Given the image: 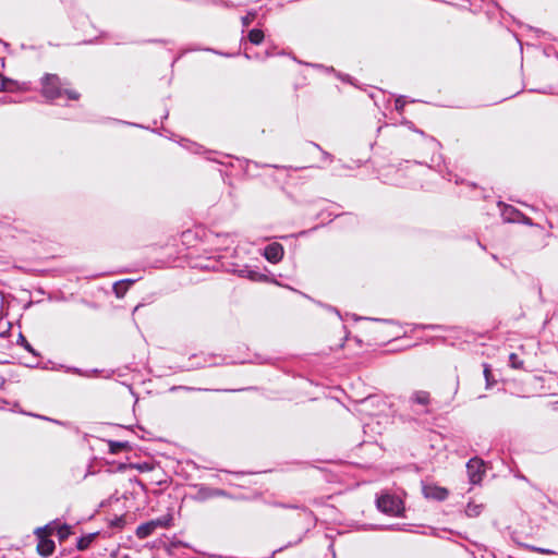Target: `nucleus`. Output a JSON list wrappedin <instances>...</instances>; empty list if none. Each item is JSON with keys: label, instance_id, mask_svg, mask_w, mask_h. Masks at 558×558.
<instances>
[{"label": "nucleus", "instance_id": "f257e3e1", "mask_svg": "<svg viewBox=\"0 0 558 558\" xmlns=\"http://www.w3.org/2000/svg\"><path fill=\"white\" fill-rule=\"evenodd\" d=\"M66 94L69 99L76 100L80 95L70 89L62 88L60 78L53 74H47L43 80V95L48 99H56Z\"/></svg>", "mask_w": 558, "mask_h": 558}, {"label": "nucleus", "instance_id": "f03ea898", "mask_svg": "<svg viewBox=\"0 0 558 558\" xmlns=\"http://www.w3.org/2000/svg\"><path fill=\"white\" fill-rule=\"evenodd\" d=\"M54 532V522H51L45 526L37 527L35 534L38 538L37 550L38 554L47 557L50 556L54 550V543L49 538Z\"/></svg>", "mask_w": 558, "mask_h": 558}, {"label": "nucleus", "instance_id": "7ed1b4c3", "mask_svg": "<svg viewBox=\"0 0 558 558\" xmlns=\"http://www.w3.org/2000/svg\"><path fill=\"white\" fill-rule=\"evenodd\" d=\"M376 506L379 511L393 517L401 515L404 510L402 500L390 494L380 495L376 499Z\"/></svg>", "mask_w": 558, "mask_h": 558}, {"label": "nucleus", "instance_id": "20e7f679", "mask_svg": "<svg viewBox=\"0 0 558 558\" xmlns=\"http://www.w3.org/2000/svg\"><path fill=\"white\" fill-rule=\"evenodd\" d=\"M170 521H171L170 517H165V518H159L156 520L145 522L137 526L135 534L140 539H144V538L148 537L149 535H151L157 527L169 526Z\"/></svg>", "mask_w": 558, "mask_h": 558}, {"label": "nucleus", "instance_id": "39448f33", "mask_svg": "<svg viewBox=\"0 0 558 558\" xmlns=\"http://www.w3.org/2000/svg\"><path fill=\"white\" fill-rule=\"evenodd\" d=\"M466 471L470 483L473 485L480 484L484 476V462L478 458L471 459L466 464Z\"/></svg>", "mask_w": 558, "mask_h": 558}, {"label": "nucleus", "instance_id": "423d86ee", "mask_svg": "<svg viewBox=\"0 0 558 558\" xmlns=\"http://www.w3.org/2000/svg\"><path fill=\"white\" fill-rule=\"evenodd\" d=\"M422 492L425 498L437 501H442L447 499L449 495L447 488L437 485H424Z\"/></svg>", "mask_w": 558, "mask_h": 558}, {"label": "nucleus", "instance_id": "0eeeda50", "mask_svg": "<svg viewBox=\"0 0 558 558\" xmlns=\"http://www.w3.org/2000/svg\"><path fill=\"white\" fill-rule=\"evenodd\" d=\"M283 254V246L277 242L268 244L264 250V257L271 264L279 263L282 259Z\"/></svg>", "mask_w": 558, "mask_h": 558}, {"label": "nucleus", "instance_id": "6e6552de", "mask_svg": "<svg viewBox=\"0 0 558 558\" xmlns=\"http://www.w3.org/2000/svg\"><path fill=\"white\" fill-rule=\"evenodd\" d=\"M234 272L241 277V278H247L252 281H265L267 279V276L264 274H260L256 269H253L248 266H243L239 269H235Z\"/></svg>", "mask_w": 558, "mask_h": 558}, {"label": "nucleus", "instance_id": "1a4fd4ad", "mask_svg": "<svg viewBox=\"0 0 558 558\" xmlns=\"http://www.w3.org/2000/svg\"><path fill=\"white\" fill-rule=\"evenodd\" d=\"M410 400L413 402V403H416V404H420V405H423V407H426L428 405L429 403V392L427 391H423V390H418V391H414L410 398Z\"/></svg>", "mask_w": 558, "mask_h": 558}, {"label": "nucleus", "instance_id": "9d476101", "mask_svg": "<svg viewBox=\"0 0 558 558\" xmlns=\"http://www.w3.org/2000/svg\"><path fill=\"white\" fill-rule=\"evenodd\" d=\"M133 283H134L133 279H125V280L116 282L113 284V291H114L116 295L118 298H122L126 293L129 287Z\"/></svg>", "mask_w": 558, "mask_h": 558}, {"label": "nucleus", "instance_id": "9b49d317", "mask_svg": "<svg viewBox=\"0 0 558 558\" xmlns=\"http://www.w3.org/2000/svg\"><path fill=\"white\" fill-rule=\"evenodd\" d=\"M484 506L482 504L469 502L465 508V513L470 518H475L482 513Z\"/></svg>", "mask_w": 558, "mask_h": 558}, {"label": "nucleus", "instance_id": "f8f14e48", "mask_svg": "<svg viewBox=\"0 0 558 558\" xmlns=\"http://www.w3.org/2000/svg\"><path fill=\"white\" fill-rule=\"evenodd\" d=\"M198 494L201 495L202 499H206V498H211L215 496H222L225 493H223V490H220V489H211V488L202 487L199 489Z\"/></svg>", "mask_w": 558, "mask_h": 558}, {"label": "nucleus", "instance_id": "ddd939ff", "mask_svg": "<svg viewBox=\"0 0 558 558\" xmlns=\"http://www.w3.org/2000/svg\"><path fill=\"white\" fill-rule=\"evenodd\" d=\"M264 39L263 31L258 28L251 29L248 33V40L254 45H259Z\"/></svg>", "mask_w": 558, "mask_h": 558}, {"label": "nucleus", "instance_id": "4468645a", "mask_svg": "<svg viewBox=\"0 0 558 558\" xmlns=\"http://www.w3.org/2000/svg\"><path fill=\"white\" fill-rule=\"evenodd\" d=\"M483 373H484V377H485V381H486V388L489 389L493 387V385H495L496 381L493 377L492 369L488 364H484Z\"/></svg>", "mask_w": 558, "mask_h": 558}, {"label": "nucleus", "instance_id": "2eb2a0df", "mask_svg": "<svg viewBox=\"0 0 558 558\" xmlns=\"http://www.w3.org/2000/svg\"><path fill=\"white\" fill-rule=\"evenodd\" d=\"M56 530V526H54ZM71 534V527L68 524H62L57 527V535L60 541H63L69 537Z\"/></svg>", "mask_w": 558, "mask_h": 558}, {"label": "nucleus", "instance_id": "dca6fc26", "mask_svg": "<svg viewBox=\"0 0 558 558\" xmlns=\"http://www.w3.org/2000/svg\"><path fill=\"white\" fill-rule=\"evenodd\" d=\"M510 365L513 368H522L523 367V361L519 359V356L515 353H511L509 355Z\"/></svg>", "mask_w": 558, "mask_h": 558}, {"label": "nucleus", "instance_id": "f3484780", "mask_svg": "<svg viewBox=\"0 0 558 558\" xmlns=\"http://www.w3.org/2000/svg\"><path fill=\"white\" fill-rule=\"evenodd\" d=\"M256 17L255 12H248L245 16L242 17L243 26H248Z\"/></svg>", "mask_w": 558, "mask_h": 558}, {"label": "nucleus", "instance_id": "a211bd4d", "mask_svg": "<svg viewBox=\"0 0 558 558\" xmlns=\"http://www.w3.org/2000/svg\"><path fill=\"white\" fill-rule=\"evenodd\" d=\"M89 543H90V538L89 537H82L77 542V548L80 550H84V549H86L88 547Z\"/></svg>", "mask_w": 558, "mask_h": 558}, {"label": "nucleus", "instance_id": "6ab92c4d", "mask_svg": "<svg viewBox=\"0 0 558 558\" xmlns=\"http://www.w3.org/2000/svg\"><path fill=\"white\" fill-rule=\"evenodd\" d=\"M20 343L28 351V352H32L34 353V350L32 348V345L27 342V340L22 336L20 335Z\"/></svg>", "mask_w": 558, "mask_h": 558}, {"label": "nucleus", "instance_id": "aec40b11", "mask_svg": "<svg viewBox=\"0 0 558 558\" xmlns=\"http://www.w3.org/2000/svg\"><path fill=\"white\" fill-rule=\"evenodd\" d=\"M531 550H533L535 553H539V554H546V555L554 554V551L550 550V549L542 548V547H535V546H532Z\"/></svg>", "mask_w": 558, "mask_h": 558}, {"label": "nucleus", "instance_id": "412c9836", "mask_svg": "<svg viewBox=\"0 0 558 558\" xmlns=\"http://www.w3.org/2000/svg\"><path fill=\"white\" fill-rule=\"evenodd\" d=\"M11 82L7 78H4L3 76L0 75V90H7L9 88V84Z\"/></svg>", "mask_w": 558, "mask_h": 558}, {"label": "nucleus", "instance_id": "4be33fe9", "mask_svg": "<svg viewBox=\"0 0 558 558\" xmlns=\"http://www.w3.org/2000/svg\"><path fill=\"white\" fill-rule=\"evenodd\" d=\"M66 371L71 372V373H74V374H77L80 376H89L88 373H84L80 368H76V367H69Z\"/></svg>", "mask_w": 558, "mask_h": 558}, {"label": "nucleus", "instance_id": "5701e85b", "mask_svg": "<svg viewBox=\"0 0 558 558\" xmlns=\"http://www.w3.org/2000/svg\"><path fill=\"white\" fill-rule=\"evenodd\" d=\"M404 105H405V101L403 100L402 97L396 99V109L398 111H401L403 109Z\"/></svg>", "mask_w": 558, "mask_h": 558}, {"label": "nucleus", "instance_id": "b1692460", "mask_svg": "<svg viewBox=\"0 0 558 558\" xmlns=\"http://www.w3.org/2000/svg\"><path fill=\"white\" fill-rule=\"evenodd\" d=\"M112 558H130L129 555H123L122 557H117V555L113 553L111 554Z\"/></svg>", "mask_w": 558, "mask_h": 558}, {"label": "nucleus", "instance_id": "393cba45", "mask_svg": "<svg viewBox=\"0 0 558 558\" xmlns=\"http://www.w3.org/2000/svg\"><path fill=\"white\" fill-rule=\"evenodd\" d=\"M458 387H459V381L457 380L456 381V387H454V393L458 391Z\"/></svg>", "mask_w": 558, "mask_h": 558}, {"label": "nucleus", "instance_id": "a878e982", "mask_svg": "<svg viewBox=\"0 0 558 558\" xmlns=\"http://www.w3.org/2000/svg\"><path fill=\"white\" fill-rule=\"evenodd\" d=\"M324 158H328V159H330V155H329L328 153H326V151H325V153H324Z\"/></svg>", "mask_w": 558, "mask_h": 558}, {"label": "nucleus", "instance_id": "bb28decb", "mask_svg": "<svg viewBox=\"0 0 558 558\" xmlns=\"http://www.w3.org/2000/svg\"><path fill=\"white\" fill-rule=\"evenodd\" d=\"M507 210H509V211H511V213H513V211H514V209H513L512 207H508V208H507Z\"/></svg>", "mask_w": 558, "mask_h": 558}]
</instances>
